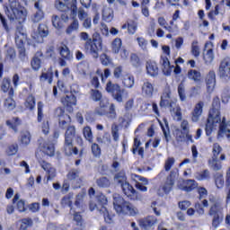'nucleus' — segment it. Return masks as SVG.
Returning a JSON list of instances; mask_svg holds the SVG:
<instances>
[{
	"mask_svg": "<svg viewBox=\"0 0 230 230\" xmlns=\"http://www.w3.org/2000/svg\"><path fill=\"white\" fill-rule=\"evenodd\" d=\"M217 123L219 124L217 137H224L226 136L228 141H230V122H226V118H223V119L220 118V99L215 97L206 123L205 130L207 136L213 134V130L217 128Z\"/></svg>",
	"mask_w": 230,
	"mask_h": 230,
	"instance_id": "obj_1",
	"label": "nucleus"
},
{
	"mask_svg": "<svg viewBox=\"0 0 230 230\" xmlns=\"http://www.w3.org/2000/svg\"><path fill=\"white\" fill-rule=\"evenodd\" d=\"M113 206L119 215H130V217H135V215L139 213V210H137L134 205L126 201L119 194L113 195Z\"/></svg>",
	"mask_w": 230,
	"mask_h": 230,
	"instance_id": "obj_2",
	"label": "nucleus"
},
{
	"mask_svg": "<svg viewBox=\"0 0 230 230\" xmlns=\"http://www.w3.org/2000/svg\"><path fill=\"white\" fill-rule=\"evenodd\" d=\"M103 46V40L100 33L95 32L93 35L92 40L86 41L84 43V51L91 55L93 58H98L100 57V51H102V48Z\"/></svg>",
	"mask_w": 230,
	"mask_h": 230,
	"instance_id": "obj_3",
	"label": "nucleus"
},
{
	"mask_svg": "<svg viewBox=\"0 0 230 230\" xmlns=\"http://www.w3.org/2000/svg\"><path fill=\"white\" fill-rule=\"evenodd\" d=\"M9 7L13 13L11 19H16L20 23L26 21L28 12L21 5L19 0H9Z\"/></svg>",
	"mask_w": 230,
	"mask_h": 230,
	"instance_id": "obj_4",
	"label": "nucleus"
},
{
	"mask_svg": "<svg viewBox=\"0 0 230 230\" xmlns=\"http://www.w3.org/2000/svg\"><path fill=\"white\" fill-rule=\"evenodd\" d=\"M106 91L111 94L112 98L115 99L119 103H122L123 96H126V98L128 97V92L127 90L121 88L119 84H114L111 81L107 83Z\"/></svg>",
	"mask_w": 230,
	"mask_h": 230,
	"instance_id": "obj_5",
	"label": "nucleus"
},
{
	"mask_svg": "<svg viewBox=\"0 0 230 230\" xmlns=\"http://www.w3.org/2000/svg\"><path fill=\"white\" fill-rule=\"evenodd\" d=\"M223 211L224 208L222 207V204L218 202L214 203L208 210V216L212 218V227L215 229H217L224 220Z\"/></svg>",
	"mask_w": 230,
	"mask_h": 230,
	"instance_id": "obj_6",
	"label": "nucleus"
},
{
	"mask_svg": "<svg viewBox=\"0 0 230 230\" xmlns=\"http://www.w3.org/2000/svg\"><path fill=\"white\" fill-rule=\"evenodd\" d=\"M179 178V169L174 168L170 172V174L167 176L166 181L163 186L164 193H170L173 190L175 181Z\"/></svg>",
	"mask_w": 230,
	"mask_h": 230,
	"instance_id": "obj_7",
	"label": "nucleus"
},
{
	"mask_svg": "<svg viewBox=\"0 0 230 230\" xmlns=\"http://www.w3.org/2000/svg\"><path fill=\"white\" fill-rule=\"evenodd\" d=\"M98 202H99V213L100 215H102L105 223L106 224H112V216L109 215V210H107V208L105 205L107 204V198H105L104 195H102L98 198Z\"/></svg>",
	"mask_w": 230,
	"mask_h": 230,
	"instance_id": "obj_8",
	"label": "nucleus"
},
{
	"mask_svg": "<svg viewBox=\"0 0 230 230\" xmlns=\"http://www.w3.org/2000/svg\"><path fill=\"white\" fill-rule=\"evenodd\" d=\"M219 78L227 82L230 78V59L225 58L221 61L218 72Z\"/></svg>",
	"mask_w": 230,
	"mask_h": 230,
	"instance_id": "obj_9",
	"label": "nucleus"
},
{
	"mask_svg": "<svg viewBox=\"0 0 230 230\" xmlns=\"http://www.w3.org/2000/svg\"><path fill=\"white\" fill-rule=\"evenodd\" d=\"M70 11L72 15L77 16L79 21H84L89 17V13L84 7H79L76 5V0H72L70 4Z\"/></svg>",
	"mask_w": 230,
	"mask_h": 230,
	"instance_id": "obj_10",
	"label": "nucleus"
},
{
	"mask_svg": "<svg viewBox=\"0 0 230 230\" xmlns=\"http://www.w3.org/2000/svg\"><path fill=\"white\" fill-rule=\"evenodd\" d=\"M49 31L48 30V26L45 24H40L38 30L31 33V37L34 42L42 43L44 41V37L49 35Z\"/></svg>",
	"mask_w": 230,
	"mask_h": 230,
	"instance_id": "obj_11",
	"label": "nucleus"
},
{
	"mask_svg": "<svg viewBox=\"0 0 230 230\" xmlns=\"http://www.w3.org/2000/svg\"><path fill=\"white\" fill-rule=\"evenodd\" d=\"M51 21L52 25L54 26V28H56V30H62L64 23L69 22V13H63L60 16L53 14Z\"/></svg>",
	"mask_w": 230,
	"mask_h": 230,
	"instance_id": "obj_12",
	"label": "nucleus"
},
{
	"mask_svg": "<svg viewBox=\"0 0 230 230\" xmlns=\"http://www.w3.org/2000/svg\"><path fill=\"white\" fill-rule=\"evenodd\" d=\"M202 112H204V102L199 101L195 105L190 113L191 121L193 123H197L200 120V117L202 116Z\"/></svg>",
	"mask_w": 230,
	"mask_h": 230,
	"instance_id": "obj_13",
	"label": "nucleus"
},
{
	"mask_svg": "<svg viewBox=\"0 0 230 230\" xmlns=\"http://www.w3.org/2000/svg\"><path fill=\"white\" fill-rule=\"evenodd\" d=\"M56 116L59 118V127L60 128H66L67 123H71V117L64 112L62 108H58L56 110Z\"/></svg>",
	"mask_w": 230,
	"mask_h": 230,
	"instance_id": "obj_14",
	"label": "nucleus"
},
{
	"mask_svg": "<svg viewBox=\"0 0 230 230\" xmlns=\"http://www.w3.org/2000/svg\"><path fill=\"white\" fill-rule=\"evenodd\" d=\"M61 102L68 112H73V107L76 105V97L73 93H68L61 99Z\"/></svg>",
	"mask_w": 230,
	"mask_h": 230,
	"instance_id": "obj_15",
	"label": "nucleus"
},
{
	"mask_svg": "<svg viewBox=\"0 0 230 230\" xmlns=\"http://www.w3.org/2000/svg\"><path fill=\"white\" fill-rule=\"evenodd\" d=\"M28 39V35L26 34V31L22 27H17L14 36V40L16 46H24V42Z\"/></svg>",
	"mask_w": 230,
	"mask_h": 230,
	"instance_id": "obj_16",
	"label": "nucleus"
},
{
	"mask_svg": "<svg viewBox=\"0 0 230 230\" xmlns=\"http://www.w3.org/2000/svg\"><path fill=\"white\" fill-rule=\"evenodd\" d=\"M170 112L174 119L181 121L182 119V112L181 111V106L177 104V102H172L170 103Z\"/></svg>",
	"mask_w": 230,
	"mask_h": 230,
	"instance_id": "obj_17",
	"label": "nucleus"
},
{
	"mask_svg": "<svg viewBox=\"0 0 230 230\" xmlns=\"http://www.w3.org/2000/svg\"><path fill=\"white\" fill-rule=\"evenodd\" d=\"M40 164L41 166V168L47 172L48 173V181H51V179H53V177H55V175H57V171L55 170V168H53L51 166V164L44 161V160H41L40 161Z\"/></svg>",
	"mask_w": 230,
	"mask_h": 230,
	"instance_id": "obj_18",
	"label": "nucleus"
},
{
	"mask_svg": "<svg viewBox=\"0 0 230 230\" xmlns=\"http://www.w3.org/2000/svg\"><path fill=\"white\" fill-rule=\"evenodd\" d=\"M107 109H109V99L103 98L100 102L99 106L95 108V114L98 116H105L107 114Z\"/></svg>",
	"mask_w": 230,
	"mask_h": 230,
	"instance_id": "obj_19",
	"label": "nucleus"
},
{
	"mask_svg": "<svg viewBox=\"0 0 230 230\" xmlns=\"http://www.w3.org/2000/svg\"><path fill=\"white\" fill-rule=\"evenodd\" d=\"M160 64H162V69H163L164 75H165L166 76H170L173 69V66L170 65V59H168V58L164 56H162Z\"/></svg>",
	"mask_w": 230,
	"mask_h": 230,
	"instance_id": "obj_20",
	"label": "nucleus"
},
{
	"mask_svg": "<svg viewBox=\"0 0 230 230\" xmlns=\"http://www.w3.org/2000/svg\"><path fill=\"white\" fill-rule=\"evenodd\" d=\"M157 224V218L149 216L146 218L140 219L139 226L142 229H150L153 226H155Z\"/></svg>",
	"mask_w": 230,
	"mask_h": 230,
	"instance_id": "obj_21",
	"label": "nucleus"
},
{
	"mask_svg": "<svg viewBox=\"0 0 230 230\" xmlns=\"http://www.w3.org/2000/svg\"><path fill=\"white\" fill-rule=\"evenodd\" d=\"M34 8L36 9V13L32 15L31 21L32 22H40L42 19H44V11H42V5L39 2L34 4Z\"/></svg>",
	"mask_w": 230,
	"mask_h": 230,
	"instance_id": "obj_22",
	"label": "nucleus"
},
{
	"mask_svg": "<svg viewBox=\"0 0 230 230\" xmlns=\"http://www.w3.org/2000/svg\"><path fill=\"white\" fill-rule=\"evenodd\" d=\"M207 89L208 93H213L215 85L217 84V75L214 71H210L207 75Z\"/></svg>",
	"mask_w": 230,
	"mask_h": 230,
	"instance_id": "obj_23",
	"label": "nucleus"
},
{
	"mask_svg": "<svg viewBox=\"0 0 230 230\" xmlns=\"http://www.w3.org/2000/svg\"><path fill=\"white\" fill-rule=\"evenodd\" d=\"M142 94L146 98H152L154 96V84L147 80L144 81L142 84Z\"/></svg>",
	"mask_w": 230,
	"mask_h": 230,
	"instance_id": "obj_24",
	"label": "nucleus"
},
{
	"mask_svg": "<svg viewBox=\"0 0 230 230\" xmlns=\"http://www.w3.org/2000/svg\"><path fill=\"white\" fill-rule=\"evenodd\" d=\"M146 74L149 76H157L159 75V67L157 66V63L154 61H147L146 64Z\"/></svg>",
	"mask_w": 230,
	"mask_h": 230,
	"instance_id": "obj_25",
	"label": "nucleus"
},
{
	"mask_svg": "<svg viewBox=\"0 0 230 230\" xmlns=\"http://www.w3.org/2000/svg\"><path fill=\"white\" fill-rule=\"evenodd\" d=\"M55 6L59 12L67 13V12L71 10V2L69 3L66 0H57L55 3Z\"/></svg>",
	"mask_w": 230,
	"mask_h": 230,
	"instance_id": "obj_26",
	"label": "nucleus"
},
{
	"mask_svg": "<svg viewBox=\"0 0 230 230\" xmlns=\"http://www.w3.org/2000/svg\"><path fill=\"white\" fill-rule=\"evenodd\" d=\"M40 148L43 154H46V155H49V157H53V155H55V145L53 143L45 142Z\"/></svg>",
	"mask_w": 230,
	"mask_h": 230,
	"instance_id": "obj_27",
	"label": "nucleus"
},
{
	"mask_svg": "<svg viewBox=\"0 0 230 230\" xmlns=\"http://www.w3.org/2000/svg\"><path fill=\"white\" fill-rule=\"evenodd\" d=\"M40 82H48V84H53V67H49L46 72H42L40 76Z\"/></svg>",
	"mask_w": 230,
	"mask_h": 230,
	"instance_id": "obj_28",
	"label": "nucleus"
},
{
	"mask_svg": "<svg viewBox=\"0 0 230 230\" xmlns=\"http://www.w3.org/2000/svg\"><path fill=\"white\" fill-rule=\"evenodd\" d=\"M1 90L3 91V93H8L9 96H13V88H12L10 78H4L2 82Z\"/></svg>",
	"mask_w": 230,
	"mask_h": 230,
	"instance_id": "obj_29",
	"label": "nucleus"
},
{
	"mask_svg": "<svg viewBox=\"0 0 230 230\" xmlns=\"http://www.w3.org/2000/svg\"><path fill=\"white\" fill-rule=\"evenodd\" d=\"M80 29V22H78V19L74 18L71 23L67 26L66 29V35H71L75 31H78Z\"/></svg>",
	"mask_w": 230,
	"mask_h": 230,
	"instance_id": "obj_30",
	"label": "nucleus"
},
{
	"mask_svg": "<svg viewBox=\"0 0 230 230\" xmlns=\"http://www.w3.org/2000/svg\"><path fill=\"white\" fill-rule=\"evenodd\" d=\"M135 79L134 75L130 74H127L122 77V85L127 89H132L134 87Z\"/></svg>",
	"mask_w": 230,
	"mask_h": 230,
	"instance_id": "obj_31",
	"label": "nucleus"
},
{
	"mask_svg": "<svg viewBox=\"0 0 230 230\" xmlns=\"http://www.w3.org/2000/svg\"><path fill=\"white\" fill-rule=\"evenodd\" d=\"M59 55L65 60H73V54L67 46L63 45L59 48Z\"/></svg>",
	"mask_w": 230,
	"mask_h": 230,
	"instance_id": "obj_32",
	"label": "nucleus"
},
{
	"mask_svg": "<svg viewBox=\"0 0 230 230\" xmlns=\"http://www.w3.org/2000/svg\"><path fill=\"white\" fill-rule=\"evenodd\" d=\"M113 181L115 184H118L119 186L125 184V182L128 181L127 174L125 173V171H120L119 172H117L113 177Z\"/></svg>",
	"mask_w": 230,
	"mask_h": 230,
	"instance_id": "obj_33",
	"label": "nucleus"
},
{
	"mask_svg": "<svg viewBox=\"0 0 230 230\" xmlns=\"http://www.w3.org/2000/svg\"><path fill=\"white\" fill-rule=\"evenodd\" d=\"M194 177L197 181H209L211 179V172H209V170L205 169L201 172H195Z\"/></svg>",
	"mask_w": 230,
	"mask_h": 230,
	"instance_id": "obj_34",
	"label": "nucleus"
},
{
	"mask_svg": "<svg viewBox=\"0 0 230 230\" xmlns=\"http://www.w3.org/2000/svg\"><path fill=\"white\" fill-rule=\"evenodd\" d=\"M102 18L106 22H111L114 19V11L111 7H104L102 10Z\"/></svg>",
	"mask_w": 230,
	"mask_h": 230,
	"instance_id": "obj_35",
	"label": "nucleus"
},
{
	"mask_svg": "<svg viewBox=\"0 0 230 230\" xmlns=\"http://www.w3.org/2000/svg\"><path fill=\"white\" fill-rule=\"evenodd\" d=\"M185 186L181 188L182 191H193L195 188H198L199 183L195 180H187L184 181Z\"/></svg>",
	"mask_w": 230,
	"mask_h": 230,
	"instance_id": "obj_36",
	"label": "nucleus"
},
{
	"mask_svg": "<svg viewBox=\"0 0 230 230\" xmlns=\"http://www.w3.org/2000/svg\"><path fill=\"white\" fill-rule=\"evenodd\" d=\"M20 143L24 146H28L31 143V134L29 131H23L20 136Z\"/></svg>",
	"mask_w": 230,
	"mask_h": 230,
	"instance_id": "obj_37",
	"label": "nucleus"
},
{
	"mask_svg": "<svg viewBox=\"0 0 230 230\" xmlns=\"http://www.w3.org/2000/svg\"><path fill=\"white\" fill-rule=\"evenodd\" d=\"M66 177L68 181H78V182H82V179H80V170L71 169Z\"/></svg>",
	"mask_w": 230,
	"mask_h": 230,
	"instance_id": "obj_38",
	"label": "nucleus"
},
{
	"mask_svg": "<svg viewBox=\"0 0 230 230\" xmlns=\"http://www.w3.org/2000/svg\"><path fill=\"white\" fill-rule=\"evenodd\" d=\"M75 195L73 194V192H69L66 196L63 197L61 199V205L64 208H71L73 206V199H74Z\"/></svg>",
	"mask_w": 230,
	"mask_h": 230,
	"instance_id": "obj_39",
	"label": "nucleus"
},
{
	"mask_svg": "<svg viewBox=\"0 0 230 230\" xmlns=\"http://www.w3.org/2000/svg\"><path fill=\"white\" fill-rule=\"evenodd\" d=\"M83 135L88 143H93L94 141V137L93 136V129H91V127H84L83 128Z\"/></svg>",
	"mask_w": 230,
	"mask_h": 230,
	"instance_id": "obj_40",
	"label": "nucleus"
},
{
	"mask_svg": "<svg viewBox=\"0 0 230 230\" xmlns=\"http://www.w3.org/2000/svg\"><path fill=\"white\" fill-rule=\"evenodd\" d=\"M175 101H172L170 93H164L161 96L160 107H170V104Z\"/></svg>",
	"mask_w": 230,
	"mask_h": 230,
	"instance_id": "obj_41",
	"label": "nucleus"
},
{
	"mask_svg": "<svg viewBox=\"0 0 230 230\" xmlns=\"http://www.w3.org/2000/svg\"><path fill=\"white\" fill-rule=\"evenodd\" d=\"M75 136H76V128H75V126L68 127L65 133V139L68 141H73V139H75Z\"/></svg>",
	"mask_w": 230,
	"mask_h": 230,
	"instance_id": "obj_42",
	"label": "nucleus"
},
{
	"mask_svg": "<svg viewBox=\"0 0 230 230\" xmlns=\"http://www.w3.org/2000/svg\"><path fill=\"white\" fill-rule=\"evenodd\" d=\"M6 125L9 128H13L14 132H17V128L21 125V119H19V117L13 118L6 121Z\"/></svg>",
	"mask_w": 230,
	"mask_h": 230,
	"instance_id": "obj_43",
	"label": "nucleus"
},
{
	"mask_svg": "<svg viewBox=\"0 0 230 230\" xmlns=\"http://www.w3.org/2000/svg\"><path fill=\"white\" fill-rule=\"evenodd\" d=\"M120 187L124 195H127V197H130L132 195V192L134 191V187L130 185L128 181L124 182L122 185H120Z\"/></svg>",
	"mask_w": 230,
	"mask_h": 230,
	"instance_id": "obj_44",
	"label": "nucleus"
},
{
	"mask_svg": "<svg viewBox=\"0 0 230 230\" xmlns=\"http://www.w3.org/2000/svg\"><path fill=\"white\" fill-rule=\"evenodd\" d=\"M96 184L99 188H109L111 186V180L103 176L96 180Z\"/></svg>",
	"mask_w": 230,
	"mask_h": 230,
	"instance_id": "obj_45",
	"label": "nucleus"
},
{
	"mask_svg": "<svg viewBox=\"0 0 230 230\" xmlns=\"http://www.w3.org/2000/svg\"><path fill=\"white\" fill-rule=\"evenodd\" d=\"M121 45H122L121 39L116 38L111 43L112 53H115L116 55H118V53H119V49H121Z\"/></svg>",
	"mask_w": 230,
	"mask_h": 230,
	"instance_id": "obj_46",
	"label": "nucleus"
},
{
	"mask_svg": "<svg viewBox=\"0 0 230 230\" xmlns=\"http://www.w3.org/2000/svg\"><path fill=\"white\" fill-rule=\"evenodd\" d=\"M16 57H17V54L15 53V49L13 48L7 49L5 52V60H8L9 62H14Z\"/></svg>",
	"mask_w": 230,
	"mask_h": 230,
	"instance_id": "obj_47",
	"label": "nucleus"
},
{
	"mask_svg": "<svg viewBox=\"0 0 230 230\" xmlns=\"http://www.w3.org/2000/svg\"><path fill=\"white\" fill-rule=\"evenodd\" d=\"M90 96L93 102H102V100H103V98H106L102 95V93L100 91L95 89L91 90Z\"/></svg>",
	"mask_w": 230,
	"mask_h": 230,
	"instance_id": "obj_48",
	"label": "nucleus"
},
{
	"mask_svg": "<svg viewBox=\"0 0 230 230\" xmlns=\"http://www.w3.org/2000/svg\"><path fill=\"white\" fill-rule=\"evenodd\" d=\"M26 109H29V111H34L35 110V97L33 95H29L25 101L24 103Z\"/></svg>",
	"mask_w": 230,
	"mask_h": 230,
	"instance_id": "obj_49",
	"label": "nucleus"
},
{
	"mask_svg": "<svg viewBox=\"0 0 230 230\" xmlns=\"http://www.w3.org/2000/svg\"><path fill=\"white\" fill-rule=\"evenodd\" d=\"M174 136L178 143H184L186 141V132H182L181 129H175Z\"/></svg>",
	"mask_w": 230,
	"mask_h": 230,
	"instance_id": "obj_50",
	"label": "nucleus"
},
{
	"mask_svg": "<svg viewBox=\"0 0 230 230\" xmlns=\"http://www.w3.org/2000/svg\"><path fill=\"white\" fill-rule=\"evenodd\" d=\"M66 155H73V140H66L64 144Z\"/></svg>",
	"mask_w": 230,
	"mask_h": 230,
	"instance_id": "obj_51",
	"label": "nucleus"
},
{
	"mask_svg": "<svg viewBox=\"0 0 230 230\" xmlns=\"http://www.w3.org/2000/svg\"><path fill=\"white\" fill-rule=\"evenodd\" d=\"M33 226V220L30 217H26L21 220L20 230H26L28 227Z\"/></svg>",
	"mask_w": 230,
	"mask_h": 230,
	"instance_id": "obj_52",
	"label": "nucleus"
},
{
	"mask_svg": "<svg viewBox=\"0 0 230 230\" xmlns=\"http://www.w3.org/2000/svg\"><path fill=\"white\" fill-rule=\"evenodd\" d=\"M106 116L109 119H116L118 118V114L116 113V105L111 103L109 108V111H107Z\"/></svg>",
	"mask_w": 230,
	"mask_h": 230,
	"instance_id": "obj_53",
	"label": "nucleus"
},
{
	"mask_svg": "<svg viewBox=\"0 0 230 230\" xmlns=\"http://www.w3.org/2000/svg\"><path fill=\"white\" fill-rule=\"evenodd\" d=\"M4 107L7 111H13V109H15V101L12 99V96H9V98L5 99Z\"/></svg>",
	"mask_w": 230,
	"mask_h": 230,
	"instance_id": "obj_54",
	"label": "nucleus"
},
{
	"mask_svg": "<svg viewBox=\"0 0 230 230\" xmlns=\"http://www.w3.org/2000/svg\"><path fill=\"white\" fill-rule=\"evenodd\" d=\"M203 58L205 64L209 65L213 60H215V55L213 54V49H208L206 54H204Z\"/></svg>",
	"mask_w": 230,
	"mask_h": 230,
	"instance_id": "obj_55",
	"label": "nucleus"
},
{
	"mask_svg": "<svg viewBox=\"0 0 230 230\" xmlns=\"http://www.w3.org/2000/svg\"><path fill=\"white\" fill-rule=\"evenodd\" d=\"M77 71H78L79 75H83V76H85V75H87V71H89V64H87V63L78 64Z\"/></svg>",
	"mask_w": 230,
	"mask_h": 230,
	"instance_id": "obj_56",
	"label": "nucleus"
},
{
	"mask_svg": "<svg viewBox=\"0 0 230 230\" xmlns=\"http://www.w3.org/2000/svg\"><path fill=\"white\" fill-rule=\"evenodd\" d=\"M218 159L212 158V160H209V167L214 170V172H219V170H222V164H218Z\"/></svg>",
	"mask_w": 230,
	"mask_h": 230,
	"instance_id": "obj_57",
	"label": "nucleus"
},
{
	"mask_svg": "<svg viewBox=\"0 0 230 230\" xmlns=\"http://www.w3.org/2000/svg\"><path fill=\"white\" fill-rule=\"evenodd\" d=\"M215 181L217 188H224V174L217 172L215 174Z\"/></svg>",
	"mask_w": 230,
	"mask_h": 230,
	"instance_id": "obj_58",
	"label": "nucleus"
},
{
	"mask_svg": "<svg viewBox=\"0 0 230 230\" xmlns=\"http://www.w3.org/2000/svg\"><path fill=\"white\" fill-rule=\"evenodd\" d=\"M222 152V146L218 143H215L213 145L212 148V159H218V155H220V153Z\"/></svg>",
	"mask_w": 230,
	"mask_h": 230,
	"instance_id": "obj_59",
	"label": "nucleus"
},
{
	"mask_svg": "<svg viewBox=\"0 0 230 230\" xmlns=\"http://www.w3.org/2000/svg\"><path fill=\"white\" fill-rule=\"evenodd\" d=\"M188 77L190 80H194V82H199L200 80V72L197 70H190L188 72Z\"/></svg>",
	"mask_w": 230,
	"mask_h": 230,
	"instance_id": "obj_60",
	"label": "nucleus"
},
{
	"mask_svg": "<svg viewBox=\"0 0 230 230\" xmlns=\"http://www.w3.org/2000/svg\"><path fill=\"white\" fill-rule=\"evenodd\" d=\"M175 164V158L173 157H168L166 160H165V163H164V170L165 172H170L172 170V167Z\"/></svg>",
	"mask_w": 230,
	"mask_h": 230,
	"instance_id": "obj_61",
	"label": "nucleus"
},
{
	"mask_svg": "<svg viewBox=\"0 0 230 230\" xmlns=\"http://www.w3.org/2000/svg\"><path fill=\"white\" fill-rule=\"evenodd\" d=\"M119 122L123 127H128L130 125V115L128 113L125 114L123 117L119 118Z\"/></svg>",
	"mask_w": 230,
	"mask_h": 230,
	"instance_id": "obj_62",
	"label": "nucleus"
},
{
	"mask_svg": "<svg viewBox=\"0 0 230 230\" xmlns=\"http://www.w3.org/2000/svg\"><path fill=\"white\" fill-rule=\"evenodd\" d=\"M17 152H19V145H17V144L10 145L6 150V154L8 155H15V154H17Z\"/></svg>",
	"mask_w": 230,
	"mask_h": 230,
	"instance_id": "obj_63",
	"label": "nucleus"
},
{
	"mask_svg": "<svg viewBox=\"0 0 230 230\" xmlns=\"http://www.w3.org/2000/svg\"><path fill=\"white\" fill-rule=\"evenodd\" d=\"M41 61L39 57H34L31 62V66L34 71H39L40 69Z\"/></svg>",
	"mask_w": 230,
	"mask_h": 230,
	"instance_id": "obj_64",
	"label": "nucleus"
}]
</instances>
